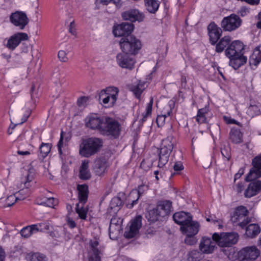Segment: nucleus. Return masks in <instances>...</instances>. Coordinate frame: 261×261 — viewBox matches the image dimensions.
<instances>
[{
    "instance_id": "1",
    "label": "nucleus",
    "mask_w": 261,
    "mask_h": 261,
    "mask_svg": "<svg viewBox=\"0 0 261 261\" xmlns=\"http://www.w3.org/2000/svg\"><path fill=\"white\" fill-rule=\"evenodd\" d=\"M103 145L101 139L90 137L83 139L80 145L79 153L85 158H90L97 154Z\"/></svg>"
},
{
    "instance_id": "2",
    "label": "nucleus",
    "mask_w": 261,
    "mask_h": 261,
    "mask_svg": "<svg viewBox=\"0 0 261 261\" xmlns=\"http://www.w3.org/2000/svg\"><path fill=\"white\" fill-rule=\"evenodd\" d=\"M122 127L117 120L106 117L102 127L100 128V135L113 139H118L121 135Z\"/></svg>"
},
{
    "instance_id": "3",
    "label": "nucleus",
    "mask_w": 261,
    "mask_h": 261,
    "mask_svg": "<svg viewBox=\"0 0 261 261\" xmlns=\"http://www.w3.org/2000/svg\"><path fill=\"white\" fill-rule=\"evenodd\" d=\"M175 142V140L172 136H168L163 140L161 147L158 149V167L162 168L168 163Z\"/></svg>"
},
{
    "instance_id": "4",
    "label": "nucleus",
    "mask_w": 261,
    "mask_h": 261,
    "mask_svg": "<svg viewBox=\"0 0 261 261\" xmlns=\"http://www.w3.org/2000/svg\"><path fill=\"white\" fill-rule=\"evenodd\" d=\"M119 45L122 52L135 55L142 47L141 41L133 35L122 37Z\"/></svg>"
},
{
    "instance_id": "5",
    "label": "nucleus",
    "mask_w": 261,
    "mask_h": 261,
    "mask_svg": "<svg viewBox=\"0 0 261 261\" xmlns=\"http://www.w3.org/2000/svg\"><path fill=\"white\" fill-rule=\"evenodd\" d=\"M213 239L219 246L229 247L238 242L239 235L234 232L220 233L215 232L213 234Z\"/></svg>"
},
{
    "instance_id": "6",
    "label": "nucleus",
    "mask_w": 261,
    "mask_h": 261,
    "mask_svg": "<svg viewBox=\"0 0 261 261\" xmlns=\"http://www.w3.org/2000/svg\"><path fill=\"white\" fill-rule=\"evenodd\" d=\"M242 23L243 20L239 15L232 13L222 19L220 22V26L223 31L231 32L240 28Z\"/></svg>"
},
{
    "instance_id": "7",
    "label": "nucleus",
    "mask_w": 261,
    "mask_h": 261,
    "mask_svg": "<svg viewBox=\"0 0 261 261\" xmlns=\"http://www.w3.org/2000/svg\"><path fill=\"white\" fill-rule=\"evenodd\" d=\"M248 213L245 206H238L231 216V221L244 228L251 221V219L248 217Z\"/></svg>"
},
{
    "instance_id": "8",
    "label": "nucleus",
    "mask_w": 261,
    "mask_h": 261,
    "mask_svg": "<svg viewBox=\"0 0 261 261\" xmlns=\"http://www.w3.org/2000/svg\"><path fill=\"white\" fill-rule=\"evenodd\" d=\"M105 117H101L96 113H91L85 119V124L86 127L97 130L100 134V128L102 127Z\"/></svg>"
},
{
    "instance_id": "9",
    "label": "nucleus",
    "mask_w": 261,
    "mask_h": 261,
    "mask_svg": "<svg viewBox=\"0 0 261 261\" xmlns=\"http://www.w3.org/2000/svg\"><path fill=\"white\" fill-rule=\"evenodd\" d=\"M259 251L255 246L246 247L238 253V257L240 261H253L259 255Z\"/></svg>"
},
{
    "instance_id": "10",
    "label": "nucleus",
    "mask_w": 261,
    "mask_h": 261,
    "mask_svg": "<svg viewBox=\"0 0 261 261\" xmlns=\"http://www.w3.org/2000/svg\"><path fill=\"white\" fill-rule=\"evenodd\" d=\"M10 22L19 30H23L29 22V19L25 13L17 11L10 16Z\"/></svg>"
},
{
    "instance_id": "11",
    "label": "nucleus",
    "mask_w": 261,
    "mask_h": 261,
    "mask_svg": "<svg viewBox=\"0 0 261 261\" xmlns=\"http://www.w3.org/2000/svg\"><path fill=\"white\" fill-rule=\"evenodd\" d=\"M142 217L137 215L129 222V228L125 230L124 236L127 239L135 237L138 233L142 226Z\"/></svg>"
},
{
    "instance_id": "12",
    "label": "nucleus",
    "mask_w": 261,
    "mask_h": 261,
    "mask_svg": "<svg viewBox=\"0 0 261 261\" xmlns=\"http://www.w3.org/2000/svg\"><path fill=\"white\" fill-rule=\"evenodd\" d=\"M130 55L123 52L118 54L116 56V62L118 65L122 68L129 70L134 68L135 60Z\"/></svg>"
},
{
    "instance_id": "13",
    "label": "nucleus",
    "mask_w": 261,
    "mask_h": 261,
    "mask_svg": "<svg viewBox=\"0 0 261 261\" xmlns=\"http://www.w3.org/2000/svg\"><path fill=\"white\" fill-rule=\"evenodd\" d=\"M207 29L210 42L212 45H215L222 36L223 31L222 27H219L213 21L208 25Z\"/></svg>"
},
{
    "instance_id": "14",
    "label": "nucleus",
    "mask_w": 261,
    "mask_h": 261,
    "mask_svg": "<svg viewBox=\"0 0 261 261\" xmlns=\"http://www.w3.org/2000/svg\"><path fill=\"white\" fill-rule=\"evenodd\" d=\"M134 25L132 23L123 22L121 24L114 26L113 32L115 36L122 37L130 35V34L134 30Z\"/></svg>"
},
{
    "instance_id": "15",
    "label": "nucleus",
    "mask_w": 261,
    "mask_h": 261,
    "mask_svg": "<svg viewBox=\"0 0 261 261\" xmlns=\"http://www.w3.org/2000/svg\"><path fill=\"white\" fill-rule=\"evenodd\" d=\"M244 48L243 43L239 40L230 42L229 46L226 48L225 54L227 58H231L234 56L242 54Z\"/></svg>"
},
{
    "instance_id": "16",
    "label": "nucleus",
    "mask_w": 261,
    "mask_h": 261,
    "mask_svg": "<svg viewBox=\"0 0 261 261\" xmlns=\"http://www.w3.org/2000/svg\"><path fill=\"white\" fill-rule=\"evenodd\" d=\"M253 167L247 175L248 180H252L261 176V155L256 156L252 159Z\"/></svg>"
},
{
    "instance_id": "17",
    "label": "nucleus",
    "mask_w": 261,
    "mask_h": 261,
    "mask_svg": "<svg viewBox=\"0 0 261 261\" xmlns=\"http://www.w3.org/2000/svg\"><path fill=\"white\" fill-rule=\"evenodd\" d=\"M29 37L25 33H17L10 37L7 41L6 47L13 50L20 44L21 41L27 40Z\"/></svg>"
},
{
    "instance_id": "18",
    "label": "nucleus",
    "mask_w": 261,
    "mask_h": 261,
    "mask_svg": "<svg viewBox=\"0 0 261 261\" xmlns=\"http://www.w3.org/2000/svg\"><path fill=\"white\" fill-rule=\"evenodd\" d=\"M109 163L107 160L103 157L99 158L94 162L93 170L96 175L101 176L107 171Z\"/></svg>"
},
{
    "instance_id": "19",
    "label": "nucleus",
    "mask_w": 261,
    "mask_h": 261,
    "mask_svg": "<svg viewBox=\"0 0 261 261\" xmlns=\"http://www.w3.org/2000/svg\"><path fill=\"white\" fill-rule=\"evenodd\" d=\"M216 244V242L213 238L204 237L200 241L199 249L203 253H211L214 250Z\"/></svg>"
},
{
    "instance_id": "20",
    "label": "nucleus",
    "mask_w": 261,
    "mask_h": 261,
    "mask_svg": "<svg viewBox=\"0 0 261 261\" xmlns=\"http://www.w3.org/2000/svg\"><path fill=\"white\" fill-rule=\"evenodd\" d=\"M122 16L124 19L130 20L132 22L142 21L145 17L142 13L136 9H132L123 12Z\"/></svg>"
},
{
    "instance_id": "21",
    "label": "nucleus",
    "mask_w": 261,
    "mask_h": 261,
    "mask_svg": "<svg viewBox=\"0 0 261 261\" xmlns=\"http://www.w3.org/2000/svg\"><path fill=\"white\" fill-rule=\"evenodd\" d=\"M199 225L197 222L190 220L185 226H181L180 229L183 234L195 236L199 231Z\"/></svg>"
},
{
    "instance_id": "22",
    "label": "nucleus",
    "mask_w": 261,
    "mask_h": 261,
    "mask_svg": "<svg viewBox=\"0 0 261 261\" xmlns=\"http://www.w3.org/2000/svg\"><path fill=\"white\" fill-rule=\"evenodd\" d=\"M173 219L175 223L181 227L185 226L187 222L192 220V217L189 213L181 211L174 213L173 215Z\"/></svg>"
},
{
    "instance_id": "23",
    "label": "nucleus",
    "mask_w": 261,
    "mask_h": 261,
    "mask_svg": "<svg viewBox=\"0 0 261 261\" xmlns=\"http://www.w3.org/2000/svg\"><path fill=\"white\" fill-rule=\"evenodd\" d=\"M261 190V181L256 180L251 182L244 192L246 198H250L257 195Z\"/></svg>"
},
{
    "instance_id": "24",
    "label": "nucleus",
    "mask_w": 261,
    "mask_h": 261,
    "mask_svg": "<svg viewBox=\"0 0 261 261\" xmlns=\"http://www.w3.org/2000/svg\"><path fill=\"white\" fill-rule=\"evenodd\" d=\"M228 58L229 59V65L235 70L244 65L247 61V58L243 56V54Z\"/></svg>"
},
{
    "instance_id": "25",
    "label": "nucleus",
    "mask_w": 261,
    "mask_h": 261,
    "mask_svg": "<svg viewBox=\"0 0 261 261\" xmlns=\"http://www.w3.org/2000/svg\"><path fill=\"white\" fill-rule=\"evenodd\" d=\"M156 207L160 212L161 217H164L170 213L172 208V202L170 200L161 201L159 202Z\"/></svg>"
},
{
    "instance_id": "26",
    "label": "nucleus",
    "mask_w": 261,
    "mask_h": 261,
    "mask_svg": "<svg viewBox=\"0 0 261 261\" xmlns=\"http://www.w3.org/2000/svg\"><path fill=\"white\" fill-rule=\"evenodd\" d=\"M78 191V199L79 202L83 205H84L87 201L89 190L87 185H79L77 187Z\"/></svg>"
},
{
    "instance_id": "27",
    "label": "nucleus",
    "mask_w": 261,
    "mask_h": 261,
    "mask_svg": "<svg viewBox=\"0 0 261 261\" xmlns=\"http://www.w3.org/2000/svg\"><path fill=\"white\" fill-rule=\"evenodd\" d=\"M261 62V44L255 47L249 59V63L252 66L256 67Z\"/></svg>"
},
{
    "instance_id": "28",
    "label": "nucleus",
    "mask_w": 261,
    "mask_h": 261,
    "mask_svg": "<svg viewBox=\"0 0 261 261\" xmlns=\"http://www.w3.org/2000/svg\"><path fill=\"white\" fill-rule=\"evenodd\" d=\"M245 236L249 238H254L260 232V227L257 224H250L246 225Z\"/></svg>"
},
{
    "instance_id": "29",
    "label": "nucleus",
    "mask_w": 261,
    "mask_h": 261,
    "mask_svg": "<svg viewBox=\"0 0 261 261\" xmlns=\"http://www.w3.org/2000/svg\"><path fill=\"white\" fill-rule=\"evenodd\" d=\"M229 138L234 144L241 143L243 142V134L240 129L233 128L230 131Z\"/></svg>"
},
{
    "instance_id": "30",
    "label": "nucleus",
    "mask_w": 261,
    "mask_h": 261,
    "mask_svg": "<svg viewBox=\"0 0 261 261\" xmlns=\"http://www.w3.org/2000/svg\"><path fill=\"white\" fill-rule=\"evenodd\" d=\"M231 42V37L229 36H225L222 37L220 41L216 43V51L221 53L229 46Z\"/></svg>"
},
{
    "instance_id": "31",
    "label": "nucleus",
    "mask_w": 261,
    "mask_h": 261,
    "mask_svg": "<svg viewBox=\"0 0 261 261\" xmlns=\"http://www.w3.org/2000/svg\"><path fill=\"white\" fill-rule=\"evenodd\" d=\"M209 111L208 106H205L204 108L198 110L196 120L198 124L206 123L207 122L206 115L208 114Z\"/></svg>"
},
{
    "instance_id": "32",
    "label": "nucleus",
    "mask_w": 261,
    "mask_h": 261,
    "mask_svg": "<svg viewBox=\"0 0 261 261\" xmlns=\"http://www.w3.org/2000/svg\"><path fill=\"white\" fill-rule=\"evenodd\" d=\"M146 10L150 13L154 14L159 9L160 2L156 0H144Z\"/></svg>"
},
{
    "instance_id": "33",
    "label": "nucleus",
    "mask_w": 261,
    "mask_h": 261,
    "mask_svg": "<svg viewBox=\"0 0 261 261\" xmlns=\"http://www.w3.org/2000/svg\"><path fill=\"white\" fill-rule=\"evenodd\" d=\"M25 258L28 261H47V258L43 254L35 252L27 253Z\"/></svg>"
},
{
    "instance_id": "34",
    "label": "nucleus",
    "mask_w": 261,
    "mask_h": 261,
    "mask_svg": "<svg viewBox=\"0 0 261 261\" xmlns=\"http://www.w3.org/2000/svg\"><path fill=\"white\" fill-rule=\"evenodd\" d=\"M50 149L51 146L50 144L42 143L39 147V159L41 160L44 159L50 151Z\"/></svg>"
},
{
    "instance_id": "35",
    "label": "nucleus",
    "mask_w": 261,
    "mask_h": 261,
    "mask_svg": "<svg viewBox=\"0 0 261 261\" xmlns=\"http://www.w3.org/2000/svg\"><path fill=\"white\" fill-rule=\"evenodd\" d=\"M105 91H106V93L111 97L112 105H115L118 98L119 93L118 88L115 87H108Z\"/></svg>"
},
{
    "instance_id": "36",
    "label": "nucleus",
    "mask_w": 261,
    "mask_h": 261,
    "mask_svg": "<svg viewBox=\"0 0 261 261\" xmlns=\"http://www.w3.org/2000/svg\"><path fill=\"white\" fill-rule=\"evenodd\" d=\"M99 100L104 105H108V107H113L114 105L111 103V97L106 93L105 89L101 90L99 94Z\"/></svg>"
},
{
    "instance_id": "37",
    "label": "nucleus",
    "mask_w": 261,
    "mask_h": 261,
    "mask_svg": "<svg viewBox=\"0 0 261 261\" xmlns=\"http://www.w3.org/2000/svg\"><path fill=\"white\" fill-rule=\"evenodd\" d=\"M122 204L121 199L118 197H115L112 199L109 208H108V211L110 210H114V212L116 213L118 210L120 209V206Z\"/></svg>"
},
{
    "instance_id": "38",
    "label": "nucleus",
    "mask_w": 261,
    "mask_h": 261,
    "mask_svg": "<svg viewBox=\"0 0 261 261\" xmlns=\"http://www.w3.org/2000/svg\"><path fill=\"white\" fill-rule=\"evenodd\" d=\"M153 105V98L151 97L149 102L147 104L145 112L142 114V118L140 121L143 123L147 120L148 117H150L151 115L152 109Z\"/></svg>"
},
{
    "instance_id": "39",
    "label": "nucleus",
    "mask_w": 261,
    "mask_h": 261,
    "mask_svg": "<svg viewBox=\"0 0 261 261\" xmlns=\"http://www.w3.org/2000/svg\"><path fill=\"white\" fill-rule=\"evenodd\" d=\"M50 224L48 221H45L33 224L36 233L39 231L43 232L49 229Z\"/></svg>"
},
{
    "instance_id": "40",
    "label": "nucleus",
    "mask_w": 261,
    "mask_h": 261,
    "mask_svg": "<svg viewBox=\"0 0 261 261\" xmlns=\"http://www.w3.org/2000/svg\"><path fill=\"white\" fill-rule=\"evenodd\" d=\"M22 237L28 238L30 237L32 234L35 233V228L33 227V224L27 226L23 227L20 232Z\"/></svg>"
},
{
    "instance_id": "41",
    "label": "nucleus",
    "mask_w": 261,
    "mask_h": 261,
    "mask_svg": "<svg viewBox=\"0 0 261 261\" xmlns=\"http://www.w3.org/2000/svg\"><path fill=\"white\" fill-rule=\"evenodd\" d=\"M202 258V253L197 250H192L188 254L189 261H200Z\"/></svg>"
},
{
    "instance_id": "42",
    "label": "nucleus",
    "mask_w": 261,
    "mask_h": 261,
    "mask_svg": "<svg viewBox=\"0 0 261 261\" xmlns=\"http://www.w3.org/2000/svg\"><path fill=\"white\" fill-rule=\"evenodd\" d=\"M35 184L34 181V174L31 172H29L25 177V181L24 182V186L28 189Z\"/></svg>"
},
{
    "instance_id": "43",
    "label": "nucleus",
    "mask_w": 261,
    "mask_h": 261,
    "mask_svg": "<svg viewBox=\"0 0 261 261\" xmlns=\"http://www.w3.org/2000/svg\"><path fill=\"white\" fill-rule=\"evenodd\" d=\"M82 205L81 207H80V203H77L75 211L81 219L86 220L87 218V210L83 207L84 205Z\"/></svg>"
},
{
    "instance_id": "44",
    "label": "nucleus",
    "mask_w": 261,
    "mask_h": 261,
    "mask_svg": "<svg viewBox=\"0 0 261 261\" xmlns=\"http://www.w3.org/2000/svg\"><path fill=\"white\" fill-rule=\"evenodd\" d=\"M161 217L160 212L156 208H153L149 212L148 220L149 221L153 222L156 221L159 219V217Z\"/></svg>"
},
{
    "instance_id": "45",
    "label": "nucleus",
    "mask_w": 261,
    "mask_h": 261,
    "mask_svg": "<svg viewBox=\"0 0 261 261\" xmlns=\"http://www.w3.org/2000/svg\"><path fill=\"white\" fill-rule=\"evenodd\" d=\"M148 189L147 185L145 184H142L138 186V189L136 190H133L130 193V194H136L138 196V199Z\"/></svg>"
},
{
    "instance_id": "46",
    "label": "nucleus",
    "mask_w": 261,
    "mask_h": 261,
    "mask_svg": "<svg viewBox=\"0 0 261 261\" xmlns=\"http://www.w3.org/2000/svg\"><path fill=\"white\" fill-rule=\"evenodd\" d=\"M221 152L225 161L228 162L231 158L230 148L228 146H225L221 148Z\"/></svg>"
},
{
    "instance_id": "47",
    "label": "nucleus",
    "mask_w": 261,
    "mask_h": 261,
    "mask_svg": "<svg viewBox=\"0 0 261 261\" xmlns=\"http://www.w3.org/2000/svg\"><path fill=\"white\" fill-rule=\"evenodd\" d=\"M19 198L16 196V194H12L7 197L6 200V205L7 207L13 205Z\"/></svg>"
},
{
    "instance_id": "48",
    "label": "nucleus",
    "mask_w": 261,
    "mask_h": 261,
    "mask_svg": "<svg viewBox=\"0 0 261 261\" xmlns=\"http://www.w3.org/2000/svg\"><path fill=\"white\" fill-rule=\"evenodd\" d=\"M168 116L167 113H165L164 114L160 115L157 116L156 122L159 127H162L164 125L166 118Z\"/></svg>"
},
{
    "instance_id": "49",
    "label": "nucleus",
    "mask_w": 261,
    "mask_h": 261,
    "mask_svg": "<svg viewBox=\"0 0 261 261\" xmlns=\"http://www.w3.org/2000/svg\"><path fill=\"white\" fill-rule=\"evenodd\" d=\"M55 199L53 197L45 198L42 201L38 203V204L48 207H53L55 205Z\"/></svg>"
},
{
    "instance_id": "50",
    "label": "nucleus",
    "mask_w": 261,
    "mask_h": 261,
    "mask_svg": "<svg viewBox=\"0 0 261 261\" xmlns=\"http://www.w3.org/2000/svg\"><path fill=\"white\" fill-rule=\"evenodd\" d=\"M131 90L134 92L136 97L139 98L141 96L143 89L140 87V85L139 84L137 85L133 86L131 88Z\"/></svg>"
},
{
    "instance_id": "51",
    "label": "nucleus",
    "mask_w": 261,
    "mask_h": 261,
    "mask_svg": "<svg viewBox=\"0 0 261 261\" xmlns=\"http://www.w3.org/2000/svg\"><path fill=\"white\" fill-rule=\"evenodd\" d=\"M121 229L120 225H115L113 230H109V236L111 239L114 240L116 237L113 236V234H118Z\"/></svg>"
},
{
    "instance_id": "52",
    "label": "nucleus",
    "mask_w": 261,
    "mask_h": 261,
    "mask_svg": "<svg viewBox=\"0 0 261 261\" xmlns=\"http://www.w3.org/2000/svg\"><path fill=\"white\" fill-rule=\"evenodd\" d=\"M89 98L86 96H81L77 99V105L79 107H85L87 105Z\"/></svg>"
},
{
    "instance_id": "53",
    "label": "nucleus",
    "mask_w": 261,
    "mask_h": 261,
    "mask_svg": "<svg viewBox=\"0 0 261 261\" xmlns=\"http://www.w3.org/2000/svg\"><path fill=\"white\" fill-rule=\"evenodd\" d=\"M91 177V174L89 170H80V178L82 179L87 180Z\"/></svg>"
},
{
    "instance_id": "54",
    "label": "nucleus",
    "mask_w": 261,
    "mask_h": 261,
    "mask_svg": "<svg viewBox=\"0 0 261 261\" xmlns=\"http://www.w3.org/2000/svg\"><path fill=\"white\" fill-rule=\"evenodd\" d=\"M99 243L97 241L94 240L91 241L90 243V247L93 251V254H99L100 251L98 248Z\"/></svg>"
},
{
    "instance_id": "55",
    "label": "nucleus",
    "mask_w": 261,
    "mask_h": 261,
    "mask_svg": "<svg viewBox=\"0 0 261 261\" xmlns=\"http://www.w3.org/2000/svg\"><path fill=\"white\" fill-rule=\"evenodd\" d=\"M206 220L207 222H211L214 223H217L218 224V226L220 228H221L223 227V225L221 224V220L219 219H217L215 215L208 216V217H206Z\"/></svg>"
},
{
    "instance_id": "56",
    "label": "nucleus",
    "mask_w": 261,
    "mask_h": 261,
    "mask_svg": "<svg viewBox=\"0 0 261 261\" xmlns=\"http://www.w3.org/2000/svg\"><path fill=\"white\" fill-rule=\"evenodd\" d=\"M250 12V9L246 6H243L238 11V14L239 16L244 17L246 16Z\"/></svg>"
},
{
    "instance_id": "57",
    "label": "nucleus",
    "mask_w": 261,
    "mask_h": 261,
    "mask_svg": "<svg viewBox=\"0 0 261 261\" xmlns=\"http://www.w3.org/2000/svg\"><path fill=\"white\" fill-rule=\"evenodd\" d=\"M176 101V98L175 97H173L171 100L169 101L168 106L169 107V110H168L167 112L168 116H171L172 114V110L175 107V102Z\"/></svg>"
},
{
    "instance_id": "58",
    "label": "nucleus",
    "mask_w": 261,
    "mask_h": 261,
    "mask_svg": "<svg viewBox=\"0 0 261 261\" xmlns=\"http://www.w3.org/2000/svg\"><path fill=\"white\" fill-rule=\"evenodd\" d=\"M63 139V132H62L61 133L60 140L57 144L58 150L60 155L63 154L62 148L64 146Z\"/></svg>"
},
{
    "instance_id": "59",
    "label": "nucleus",
    "mask_w": 261,
    "mask_h": 261,
    "mask_svg": "<svg viewBox=\"0 0 261 261\" xmlns=\"http://www.w3.org/2000/svg\"><path fill=\"white\" fill-rule=\"evenodd\" d=\"M184 167L182 165V163L180 161L176 162V163H175L173 166V169L175 171L174 174L175 173L178 174L179 172L182 171V170H184Z\"/></svg>"
},
{
    "instance_id": "60",
    "label": "nucleus",
    "mask_w": 261,
    "mask_h": 261,
    "mask_svg": "<svg viewBox=\"0 0 261 261\" xmlns=\"http://www.w3.org/2000/svg\"><path fill=\"white\" fill-rule=\"evenodd\" d=\"M194 237V236L187 235L185 240V243L189 245H193L195 244L196 243V239Z\"/></svg>"
},
{
    "instance_id": "61",
    "label": "nucleus",
    "mask_w": 261,
    "mask_h": 261,
    "mask_svg": "<svg viewBox=\"0 0 261 261\" xmlns=\"http://www.w3.org/2000/svg\"><path fill=\"white\" fill-rule=\"evenodd\" d=\"M58 58L61 62H66L68 59L67 57V54L64 50H60L58 53Z\"/></svg>"
},
{
    "instance_id": "62",
    "label": "nucleus",
    "mask_w": 261,
    "mask_h": 261,
    "mask_svg": "<svg viewBox=\"0 0 261 261\" xmlns=\"http://www.w3.org/2000/svg\"><path fill=\"white\" fill-rule=\"evenodd\" d=\"M223 119L225 122L227 124H234L238 125H240V123L234 119H232L230 117H227L226 116H223Z\"/></svg>"
},
{
    "instance_id": "63",
    "label": "nucleus",
    "mask_w": 261,
    "mask_h": 261,
    "mask_svg": "<svg viewBox=\"0 0 261 261\" xmlns=\"http://www.w3.org/2000/svg\"><path fill=\"white\" fill-rule=\"evenodd\" d=\"M31 112L32 111L30 109H27L26 110L25 113L24 114L22 118H21V122L19 123V124H21L27 121L28 118L31 114Z\"/></svg>"
},
{
    "instance_id": "64",
    "label": "nucleus",
    "mask_w": 261,
    "mask_h": 261,
    "mask_svg": "<svg viewBox=\"0 0 261 261\" xmlns=\"http://www.w3.org/2000/svg\"><path fill=\"white\" fill-rule=\"evenodd\" d=\"M66 222L67 224L70 228H74L76 227V223L73 220L72 218L69 217H67L66 218Z\"/></svg>"
}]
</instances>
